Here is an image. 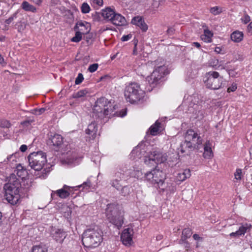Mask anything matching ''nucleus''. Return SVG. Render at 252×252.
<instances>
[{
    "label": "nucleus",
    "mask_w": 252,
    "mask_h": 252,
    "mask_svg": "<svg viewBox=\"0 0 252 252\" xmlns=\"http://www.w3.org/2000/svg\"><path fill=\"white\" fill-rule=\"evenodd\" d=\"M237 89V86L236 84H232L231 86L228 88L227 92L230 93L231 92L235 91Z\"/></svg>",
    "instance_id": "obj_50"
},
{
    "label": "nucleus",
    "mask_w": 252,
    "mask_h": 252,
    "mask_svg": "<svg viewBox=\"0 0 252 252\" xmlns=\"http://www.w3.org/2000/svg\"><path fill=\"white\" fill-rule=\"evenodd\" d=\"M81 12L83 13L86 14L88 13L91 10V8L89 4L86 2H84L82 4V6L81 7Z\"/></svg>",
    "instance_id": "obj_37"
},
{
    "label": "nucleus",
    "mask_w": 252,
    "mask_h": 252,
    "mask_svg": "<svg viewBox=\"0 0 252 252\" xmlns=\"http://www.w3.org/2000/svg\"><path fill=\"white\" fill-rule=\"evenodd\" d=\"M114 177L115 179H118L120 180H122L125 178V174L123 172L121 171H117L115 173Z\"/></svg>",
    "instance_id": "obj_42"
},
{
    "label": "nucleus",
    "mask_w": 252,
    "mask_h": 252,
    "mask_svg": "<svg viewBox=\"0 0 252 252\" xmlns=\"http://www.w3.org/2000/svg\"><path fill=\"white\" fill-rule=\"evenodd\" d=\"M66 189H71V188L70 186L64 185L62 189L56 191H52L51 194V197L53 199L56 194L62 199L66 198L70 194V190Z\"/></svg>",
    "instance_id": "obj_14"
},
{
    "label": "nucleus",
    "mask_w": 252,
    "mask_h": 252,
    "mask_svg": "<svg viewBox=\"0 0 252 252\" xmlns=\"http://www.w3.org/2000/svg\"><path fill=\"white\" fill-rule=\"evenodd\" d=\"M146 179L153 184H156L157 186L163 191L168 189H166L164 180L166 179L165 174L159 169L155 168L145 175Z\"/></svg>",
    "instance_id": "obj_8"
},
{
    "label": "nucleus",
    "mask_w": 252,
    "mask_h": 252,
    "mask_svg": "<svg viewBox=\"0 0 252 252\" xmlns=\"http://www.w3.org/2000/svg\"><path fill=\"white\" fill-rule=\"evenodd\" d=\"M121 206L117 203H110L107 205L106 216L108 220L114 218L124 212L120 209Z\"/></svg>",
    "instance_id": "obj_11"
},
{
    "label": "nucleus",
    "mask_w": 252,
    "mask_h": 252,
    "mask_svg": "<svg viewBox=\"0 0 252 252\" xmlns=\"http://www.w3.org/2000/svg\"><path fill=\"white\" fill-rule=\"evenodd\" d=\"M0 126L2 127H9L10 126V124L7 121H5L3 124H1Z\"/></svg>",
    "instance_id": "obj_55"
},
{
    "label": "nucleus",
    "mask_w": 252,
    "mask_h": 252,
    "mask_svg": "<svg viewBox=\"0 0 252 252\" xmlns=\"http://www.w3.org/2000/svg\"><path fill=\"white\" fill-rule=\"evenodd\" d=\"M16 172V176L17 177V176L19 178H21L22 179H24L27 175V172L26 169H25L21 164H19L17 166Z\"/></svg>",
    "instance_id": "obj_28"
},
{
    "label": "nucleus",
    "mask_w": 252,
    "mask_h": 252,
    "mask_svg": "<svg viewBox=\"0 0 252 252\" xmlns=\"http://www.w3.org/2000/svg\"><path fill=\"white\" fill-rule=\"evenodd\" d=\"M162 239V236H158L157 237V239L158 240H160Z\"/></svg>",
    "instance_id": "obj_64"
},
{
    "label": "nucleus",
    "mask_w": 252,
    "mask_h": 252,
    "mask_svg": "<svg viewBox=\"0 0 252 252\" xmlns=\"http://www.w3.org/2000/svg\"><path fill=\"white\" fill-rule=\"evenodd\" d=\"M242 174V171L240 169H237L234 173L235 179L237 180H240L241 179V176Z\"/></svg>",
    "instance_id": "obj_43"
},
{
    "label": "nucleus",
    "mask_w": 252,
    "mask_h": 252,
    "mask_svg": "<svg viewBox=\"0 0 252 252\" xmlns=\"http://www.w3.org/2000/svg\"><path fill=\"white\" fill-rule=\"evenodd\" d=\"M131 187L129 186H125L123 187L120 191V193L124 196L128 195L131 192Z\"/></svg>",
    "instance_id": "obj_34"
},
{
    "label": "nucleus",
    "mask_w": 252,
    "mask_h": 252,
    "mask_svg": "<svg viewBox=\"0 0 252 252\" xmlns=\"http://www.w3.org/2000/svg\"><path fill=\"white\" fill-rule=\"evenodd\" d=\"M21 7L23 9L26 11H31L32 12H35L36 11V8L33 5L30 4L26 1H24L22 2Z\"/></svg>",
    "instance_id": "obj_30"
},
{
    "label": "nucleus",
    "mask_w": 252,
    "mask_h": 252,
    "mask_svg": "<svg viewBox=\"0 0 252 252\" xmlns=\"http://www.w3.org/2000/svg\"><path fill=\"white\" fill-rule=\"evenodd\" d=\"M147 64L148 65H151L155 67V69L151 75L147 78V80L150 86L154 88L159 83L160 80L165 75L168 73V71L167 66L163 63L161 62L159 64V62L158 60L153 62H149Z\"/></svg>",
    "instance_id": "obj_5"
},
{
    "label": "nucleus",
    "mask_w": 252,
    "mask_h": 252,
    "mask_svg": "<svg viewBox=\"0 0 252 252\" xmlns=\"http://www.w3.org/2000/svg\"><path fill=\"white\" fill-rule=\"evenodd\" d=\"M210 12L214 15H218L222 12V8L220 6H214L210 9Z\"/></svg>",
    "instance_id": "obj_33"
},
{
    "label": "nucleus",
    "mask_w": 252,
    "mask_h": 252,
    "mask_svg": "<svg viewBox=\"0 0 252 252\" xmlns=\"http://www.w3.org/2000/svg\"><path fill=\"white\" fill-rule=\"evenodd\" d=\"M3 63H4V58L1 55H0V64H2Z\"/></svg>",
    "instance_id": "obj_59"
},
{
    "label": "nucleus",
    "mask_w": 252,
    "mask_h": 252,
    "mask_svg": "<svg viewBox=\"0 0 252 252\" xmlns=\"http://www.w3.org/2000/svg\"><path fill=\"white\" fill-rule=\"evenodd\" d=\"M213 35V34L212 32L207 28L204 30V34L201 36V37L204 41L206 42H211Z\"/></svg>",
    "instance_id": "obj_27"
},
{
    "label": "nucleus",
    "mask_w": 252,
    "mask_h": 252,
    "mask_svg": "<svg viewBox=\"0 0 252 252\" xmlns=\"http://www.w3.org/2000/svg\"><path fill=\"white\" fill-rule=\"evenodd\" d=\"M111 22L116 26H122L126 24V20L125 17L119 13H115L113 15Z\"/></svg>",
    "instance_id": "obj_18"
},
{
    "label": "nucleus",
    "mask_w": 252,
    "mask_h": 252,
    "mask_svg": "<svg viewBox=\"0 0 252 252\" xmlns=\"http://www.w3.org/2000/svg\"><path fill=\"white\" fill-rule=\"evenodd\" d=\"M91 1L93 5L101 6L103 4V0H91Z\"/></svg>",
    "instance_id": "obj_48"
},
{
    "label": "nucleus",
    "mask_w": 252,
    "mask_h": 252,
    "mask_svg": "<svg viewBox=\"0 0 252 252\" xmlns=\"http://www.w3.org/2000/svg\"><path fill=\"white\" fill-rule=\"evenodd\" d=\"M132 37V34H128L127 35H123L121 38V40L122 41H126L131 39Z\"/></svg>",
    "instance_id": "obj_49"
},
{
    "label": "nucleus",
    "mask_w": 252,
    "mask_h": 252,
    "mask_svg": "<svg viewBox=\"0 0 252 252\" xmlns=\"http://www.w3.org/2000/svg\"><path fill=\"white\" fill-rule=\"evenodd\" d=\"M193 238L195 240H199L201 239V237L197 234H194L193 235Z\"/></svg>",
    "instance_id": "obj_58"
},
{
    "label": "nucleus",
    "mask_w": 252,
    "mask_h": 252,
    "mask_svg": "<svg viewBox=\"0 0 252 252\" xmlns=\"http://www.w3.org/2000/svg\"><path fill=\"white\" fill-rule=\"evenodd\" d=\"M175 30L172 27H170L167 30V33L169 35H172L174 32Z\"/></svg>",
    "instance_id": "obj_52"
},
{
    "label": "nucleus",
    "mask_w": 252,
    "mask_h": 252,
    "mask_svg": "<svg viewBox=\"0 0 252 252\" xmlns=\"http://www.w3.org/2000/svg\"><path fill=\"white\" fill-rule=\"evenodd\" d=\"M51 234L53 239L60 244L63 242L67 235L63 229L56 228L52 229Z\"/></svg>",
    "instance_id": "obj_13"
},
{
    "label": "nucleus",
    "mask_w": 252,
    "mask_h": 252,
    "mask_svg": "<svg viewBox=\"0 0 252 252\" xmlns=\"http://www.w3.org/2000/svg\"><path fill=\"white\" fill-rule=\"evenodd\" d=\"M190 175L191 174L190 170L189 169H185L177 173L175 178L176 182H179L178 184H180L181 182L186 180L187 178H189Z\"/></svg>",
    "instance_id": "obj_19"
},
{
    "label": "nucleus",
    "mask_w": 252,
    "mask_h": 252,
    "mask_svg": "<svg viewBox=\"0 0 252 252\" xmlns=\"http://www.w3.org/2000/svg\"><path fill=\"white\" fill-rule=\"evenodd\" d=\"M181 151L182 153L186 152L187 149L195 148L193 143L190 141H185L181 144Z\"/></svg>",
    "instance_id": "obj_29"
},
{
    "label": "nucleus",
    "mask_w": 252,
    "mask_h": 252,
    "mask_svg": "<svg viewBox=\"0 0 252 252\" xmlns=\"http://www.w3.org/2000/svg\"><path fill=\"white\" fill-rule=\"evenodd\" d=\"M209 64L214 68H216L219 64V60L216 58L212 59L210 61Z\"/></svg>",
    "instance_id": "obj_45"
},
{
    "label": "nucleus",
    "mask_w": 252,
    "mask_h": 252,
    "mask_svg": "<svg viewBox=\"0 0 252 252\" xmlns=\"http://www.w3.org/2000/svg\"><path fill=\"white\" fill-rule=\"evenodd\" d=\"M50 144L56 147L57 149H55L56 151H58L63 143V138L61 135L55 134L53 136H51L49 139Z\"/></svg>",
    "instance_id": "obj_16"
},
{
    "label": "nucleus",
    "mask_w": 252,
    "mask_h": 252,
    "mask_svg": "<svg viewBox=\"0 0 252 252\" xmlns=\"http://www.w3.org/2000/svg\"><path fill=\"white\" fill-rule=\"evenodd\" d=\"M115 13V11L110 8H106L103 9L101 11V15L103 18L108 21H111L113 15Z\"/></svg>",
    "instance_id": "obj_24"
},
{
    "label": "nucleus",
    "mask_w": 252,
    "mask_h": 252,
    "mask_svg": "<svg viewBox=\"0 0 252 252\" xmlns=\"http://www.w3.org/2000/svg\"><path fill=\"white\" fill-rule=\"evenodd\" d=\"M91 186V182L90 180H87L86 182H84L82 184L75 186V188L79 189L82 188V190H89Z\"/></svg>",
    "instance_id": "obj_35"
},
{
    "label": "nucleus",
    "mask_w": 252,
    "mask_h": 252,
    "mask_svg": "<svg viewBox=\"0 0 252 252\" xmlns=\"http://www.w3.org/2000/svg\"><path fill=\"white\" fill-rule=\"evenodd\" d=\"M131 23L139 27L143 32H146L148 30V26L141 17H134L131 20Z\"/></svg>",
    "instance_id": "obj_17"
},
{
    "label": "nucleus",
    "mask_w": 252,
    "mask_h": 252,
    "mask_svg": "<svg viewBox=\"0 0 252 252\" xmlns=\"http://www.w3.org/2000/svg\"><path fill=\"white\" fill-rule=\"evenodd\" d=\"M160 123L157 121L155 123L150 127V134L152 135H156L159 130Z\"/></svg>",
    "instance_id": "obj_31"
},
{
    "label": "nucleus",
    "mask_w": 252,
    "mask_h": 252,
    "mask_svg": "<svg viewBox=\"0 0 252 252\" xmlns=\"http://www.w3.org/2000/svg\"><path fill=\"white\" fill-rule=\"evenodd\" d=\"M75 160V158L74 156H73L70 158L67 157L66 158L63 159L62 162L68 165H71L73 163Z\"/></svg>",
    "instance_id": "obj_39"
},
{
    "label": "nucleus",
    "mask_w": 252,
    "mask_h": 252,
    "mask_svg": "<svg viewBox=\"0 0 252 252\" xmlns=\"http://www.w3.org/2000/svg\"><path fill=\"white\" fill-rule=\"evenodd\" d=\"M241 20L244 24H246L251 21V18L247 14H245Z\"/></svg>",
    "instance_id": "obj_47"
},
{
    "label": "nucleus",
    "mask_w": 252,
    "mask_h": 252,
    "mask_svg": "<svg viewBox=\"0 0 252 252\" xmlns=\"http://www.w3.org/2000/svg\"><path fill=\"white\" fill-rule=\"evenodd\" d=\"M243 33L238 31L233 32L230 35L231 40L236 43L241 41L243 40Z\"/></svg>",
    "instance_id": "obj_25"
},
{
    "label": "nucleus",
    "mask_w": 252,
    "mask_h": 252,
    "mask_svg": "<svg viewBox=\"0 0 252 252\" xmlns=\"http://www.w3.org/2000/svg\"><path fill=\"white\" fill-rule=\"evenodd\" d=\"M32 252H47V250L45 248L35 246L33 247Z\"/></svg>",
    "instance_id": "obj_40"
},
{
    "label": "nucleus",
    "mask_w": 252,
    "mask_h": 252,
    "mask_svg": "<svg viewBox=\"0 0 252 252\" xmlns=\"http://www.w3.org/2000/svg\"><path fill=\"white\" fill-rule=\"evenodd\" d=\"M204 153L203 157L205 158H210L213 156V153L212 152L211 148V144L209 141H207L205 142L204 146Z\"/></svg>",
    "instance_id": "obj_23"
},
{
    "label": "nucleus",
    "mask_w": 252,
    "mask_h": 252,
    "mask_svg": "<svg viewBox=\"0 0 252 252\" xmlns=\"http://www.w3.org/2000/svg\"><path fill=\"white\" fill-rule=\"evenodd\" d=\"M215 52H216L218 53H220L221 49L220 47H216L215 50Z\"/></svg>",
    "instance_id": "obj_61"
},
{
    "label": "nucleus",
    "mask_w": 252,
    "mask_h": 252,
    "mask_svg": "<svg viewBox=\"0 0 252 252\" xmlns=\"http://www.w3.org/2000/svg\"><path fill=\"white\" fill-rule=\"evenodd\" d=\"M125 96L127 101L133 103L144 97V91L136 83H132L127 86L125 90Z\"/></svg>",
    "instance_id": "obj_7"
},
{
    "label": "nucleus",
    "mask_w": 252,
    "mask_h": 252,
    "mask_svg": "<svg viewBox=\"0 0 252 252\" xmlns=\"http://www.w3.org/2000/svg\"><path fill=\"white\" fill-rule=\"evenodd\" d=\"M184 243H186V244L185 247L187 248H189V243L187 242H186V241Z\"/></svg>",
    "instance_id": "obj_63"
},
{
    "label": "nucleus",
    "mask_w": 252,
    "mask_h": 252,
    "mask_svg": "<svg viewBox=\"0 0 252 252\" xmlns=\"http://www.w3.org/2000/svg\"><path fill=\"white\" fill-rule=\"evenodd\" d=\"M17 17V13H14L11 16H10L8 19H6L4 21V25L5 27L8 26L12 21Z\"/></svg>",
    "instance_id": "obj_41"
},
{
    "label": "nucleus",
    "mask_w": 252,
    "mask_h": 252,
    "mask_svg": "<svg viewBox=\"0 0 252 252\" xmlns=\"http://www.w3.org/2000/svg\"><path fill=\"white\" fill-rule=\"evenodd\" d=\"M97 131V125L94 121L92 122V123L88 125V128L86 130V133L90 135L93 139L95 137Z\"/></svg>",
    "instance_id": "obj_20"
},
{
    "label": "nucleus",
    "mask_w": 252,
    "mask_h": 252,
    "mask_svg": "<svg viewBox=\"0 0 252 252\" xmlns=\"http://www.w3.org/2000/svg\"><path fill=\"white\" fill-rule=\"evenodd\" d=\"M192 46H194L197 48H199L201 47L200 44L197 42H194L191 44Z\"/></svg>",
    "instance_id": "obj_57"
},
{
    "label": "nucleus",
    "mask_w": 252,
    "mask_h": 252,
    "mask_svg": "<svg viewBox=\"0 0 252 252\" xmlns=\"http://www.w3.org/2000/svg\"><path fill=\"white\" fill-rule=\"evenodd\" d=\"M164 160V158L161 153L157 151H153L151 153L148 158L145 159V163L150 167L155 166L159 163H161Z\"/></svg>",
    "instance_id": "obj_10"
},
{
    "label": "nucleus",
    "mask_w": 252,
    "mask_h": 252,
    "mask_svg": "<svg viewBox=\"0 0 252 252\" xmlns=\"http://www.w3.org/2000/svg\"><path fill=\"white\" fill-rule=\"evenodd\" d=\"M205 85L207 88L212 90H218L223 87L225 80L217 71H209L203 78Z\"/></svg>",
    "instance_id": "obj_6"
},
{
    "label": "nucleus",
    "mask_w": 252,
    "mask_h": 252,
    "mask_svg": "<svg viewBox=\"0 0 252 252\" xmlns=\"http://www.w3.org/2000/svg\"><path fill=\"white\" fill-rule=\"evenodd\" d=\"M4 189L5 198L9 203L14 205L18 203L21 198V184L15 174L10 175L9 182L4 185Z\"/></svg>",
    "instance_id": "obj_2"
},
{
    "label": "nucleus",
    "mask_w": 252,
    "mask_h": 252,
    "mask_svg": "<svg viewBox=\"0 0 252 252\" xmlns=\"http://www.w3.org/2000/svg\"><path fill=\"white\" fill-rule=\"evenodd\" d=\"M84 80V77L82 73H79L77 78L75 79V84L78 85L80 84Z\"/></svg>",
    "instance_id": "obj_44"
},
{
    "label": "nucleus",
    "mask_w": 252,
    "mask_h": 252,
    "mask_svg": "<svg viewBox=\"0 0 252 252\" xmlns=\"http://www.w3.org/2000/svg\"><path fill=\"white\" fill-rule=\"evenodd\" d=\"M82 34L76 30L75 36L72 38L71 41L74 42H78L82 39Z\"/></svg>",
    "instance_id": "obj_38"
},
{
    "label": "nucleus",
    "mask_w": 252,
    "mask_h": 252,
    "mask_svg": "<svg viewBox=\"0 0 252 252\" xmlns=\"http://www.w3.org/2000/svg\"><path fill=\"white\" fill-rule=\"evenodd\" d=\"M102 231L97 226L87 229L83 234V244L86 248H96L102 242Z\"/></svg>",
    "instance_id": "obj_3"
},
{
    "label": "nucleus",
    "mask_w": 252,
    "mask_h": 252,
    "mask_svg": "<svg viewBox=\"0 0 252 252\" xmlns=\"http://www.w3.org/2000/svg\"><path fill=\"white\" fill-rule=\"evenodd\" d=\"M89 93L87 89L81 90L72 94V97L74 98H81L85 96Z\"/></svg>",
    "instance_id": "obj_32"
},
{
    "label": "nucleus",
    "mask_w": 252,
    "mask_h": 252,
    "mask_svg": "<svg viewBox=\"0 0 252 252\" xmlns=\"http://www.w3.org/2000/svg\"><path fill=\"white\" fill-rule=\"evenodd\" d=\"M133 229L130 228H127L123 230L121 236V239L125 245L130 246L133 243Z\"/></svg>",
    "instance_id": "obj_12"
},
{
    "label": "nucleus",
    "mask_w": 252,
    "mask_h": 252,
    "mask_svg": "<svg viewBox=\"0 0 252 252\" xmlns=\"http://www.w3.org/2000/svg\"><path fill=\"white\" fill-rule=\"evenodd\" d=\"M108 220L118 228L121 227L124 223V213L119 214V215L112 218L109 219Z\"/></svg>",
    "instance_id": "obj_21"
},
{
    "label": "nucleus",
    "mask_w": 252,
    "mask_h": 252,
    "mask_svg": "<svg viewBox=\"0 0 252 252\" xmlns=\"http://www.w3.org/2000/svg\"><path fill=\"white\" fill-rule=\"evenodd\" d=\"M71 189H70V194H72L74 193V191L75 190H77L79 188H75V187H71L70 186ZM68 189L69 190V189Z\"/></svg>",
    "instance_id": "obj_56"
},
{
    "label": "nucleus",
    "mask_w": 252,
    "mask_h": 252,
    "mask_svg": "<svg viewBox=\"0 0 252 252\" xmlns=\"http://www.w3.org/2000/svg\"><path fill=\"white\" fill-rule=\"evenodd\" d=\"M20 150L22 152H25L27 150V146L26 145H21Z\"/></svg>",
    "instance_id": "obj_53"
},
{
    "label": "nucleus",
    "mask_w": 252,
    "mask_h": 252,
    "mask_svg": "<svg viewBox=\"0 0 252 252\" xmlns=\"http://www.w3.org/2000/svg\"><path fill=\"white\" fill-rule=\"evenodd\" d=\"M98 64L97 63H94V64H91L88 70V71H89L90 72H94V71H95L97 68H98Z\"/></svg>",
    "instance_id": "obj_46"
},
{
    "label": "nucleus",
    "mask_w": 252,
    "mask_h": 252,
    "mask_svg": "<svg viewBox=\"0 0 252 252\" xmlns=\"http://www.w3.org/2000/svg\"><path fill=\"white\" fill-rule=\"evenodd\" d=\"M247 31L249 32L252 33V21L249 24L247 27Z\"/></svg>",
    "instance_id": "obj_54"
},
{
    "label": "nucleus",
    "mask_w": 252,
    "mask_h": 252,
    "mask_svg": "<svg viewBox=\"0 0 252 252\" xmlns=\"http://www.w3.org/2000/svg\"><path fill=\"white\" fill-rule=\"evenodd\" d=\"M115 109V106L105 97H100L96 101L93 108V117L97 119H102L105 117L111 115Z\"/></svg>",
    "instance_id": "obj_4"
},
{
    "label": "nucleus",
    "mask_w": 252,
    "mask_h": 252,
    "mask_svg": "<svg viewBox=\"0 0 252 252\" xmlns=\"http://www.w3.org/2000/svg\"><path fill=\"white\" fill-rule=\"evenodd\" d=\"M192 234L191 230L189 228H186L182 231L181 238L180 240L179 243L183 244L186 242L188 238H189Z\"/></svg>",
    "instance_id": "obj_26"
},
{
    "label": "nucleus",
    "mask_w": 252,
    "mask_h": 252,
    "mask_svg": "<svg viewBox=\"0 0 252 252\" xmlns=\"http://www.w3.org/2000/svg\"><path fill=\"white\" fill-rule=\"evenodd\" d=\"M74 29L82 34H86L89 33L91 31V25L86 21H79L76 23Z\"/></svg>",
    "instance_id": "obj_15"
},
{
    "label": "nucleus",
    "mask_w": 252,
    "mask_h": 252,
    "mask_svg": "<svg viewBox=\"0 0 252 252\" xmlns=\"http://www.w3.org/2000/svg\"><path fill=\"white\" fill-rule=\"evenodd\" d=\"M251 225H249L247 223L241 226L239 229L235 232H232L230 234V236L232 237H239L244 235L246 232L247 229L250 228Z\"/></svg>",
    "instance_id": "obj_22"
},
{
    "label": "nucleus",
    "mask_w": 252,
    "mask_h": 252,
    "mask_svg": "<svg viewBox=\"0 0 252 252\" xmlns=\"http://www.w3.org/2000/svg\"><path fill=\"white\" fill-rule=\"evenodd\" d=\"M46 154L42 151L33 152L30 154L28 158L29 165L35 171L34 175L37 177L44 179L50 170L44 168L47 162Z\"/></svg>",
    "instance_id": "obj_1"
},
{
    "label": "nucleus",
    "mask_w": 252,
    "mask_h": 252,
    "mask_svg": "<svg viewBox=\"0 0 252 252\" xmlns=\"http://www.w3.org/2000/svg\"><path fill=\"white\" fill-rule=\"evenodd\" d=\"M185 139L187 141L193 143L195 148L199 149L202 144V139L196 132L192 129H188L186 132Z\"/></svg>",
    "instance_id": "obj_9"
},
{
    "label": "nucleus",
    "mask_w": 252,
    "mask_h": 252,
    "mask_svg": "<svg viewBox=\"0 0 252 252\" xmlns=\"http://www.w3.org/2000/svg\"><path fill=\"white\" fill-rule=\"evenodd\" d=\"M136 45H137V42H135L134 48V49H133V54H135V55L137 54V53H136Z\"/></svg>",
    "instance_id": "obj_60"
},
{
    "label": "nucleus",
    "mask_w": 252,
    "mask_h": 252,
    "mask_svg": "<svg viewBox=\"0 0 252 252\" xmlns=\"http://www.w3.org/2000/svg\"><path fill=\"white\" fill-rule=\"evenodd\" d=\"M45 111V109L44 108H40L35 110V113L37 115H41Z\"/></svg>",
    "instance_id": "obj_51"
},
{
    "label": "nucleus",
    "mask_w": 252,
    "mask_h": 252,
    "mask_svg": "<svg viewBox=\"0 0 252 252\" xmlns=\"http://www.w3.org/2000/svg\"><path fill=\"white\" fill-rule=\"evenodd\" d=\"M13 157V155H11L8 156L7 158V160L8 161L10 160Z\"/></svg>",
    "instance_id": "obj_62"
},
{
    "label": "nucleus",
    "mask_w": 252,
    "mask_h": 252,
    "mask_svg": "<svg viewBox=\"0 0 252 252\" xmlns=\"http://www.w3.org/2000/svg\"><path fill=\"white\" fill-rule=\"evenodd\" d=\"M120 181L121 180L118 179H116L115 178L111 181L110 184L113 187L115 188L117 190H119L122 187V185L120 183Z\"/></svg>",
    "instance_id": "obj_36"
}]
</instances>
